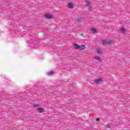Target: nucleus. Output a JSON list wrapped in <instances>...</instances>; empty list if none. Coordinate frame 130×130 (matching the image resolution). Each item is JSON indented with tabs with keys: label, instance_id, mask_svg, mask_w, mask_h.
Masks as SVG:
<instances>
[{
	"label": "nucleus",
	"instance_id": "obj_11",
	"mask_svg": "<svg viewBox=\"0 0 130 130\" xmlns=\"http://www.w3.org/2000/svg\"><path fill=\"white\" fill-rule=\"evenodd\" d=\"M91 31H92V33H94V34L97 33V30L95 28H92L91 29Z\"/></svg>",
	"mask_w": 130,
	"mask_h": 130
},
{
	"label": "nucleus",
	"instance_id": "obj_5",
	"mask_svg": "<svg viewBox=\"0 0 130 130\" xmlns=\"http://www.w3.org/2000/svg\"><path fill=\"white\" fill-rule=\"evenodd\" d=\"M68 7L69 9H73L74 8V4L73 3H68Z\"/></svg>",
	"mask_w": 130,
	"mask_h": 130
},
{
	"label": "nucleus",
	"instance_id": "obj_12",
	"mask_svg": "<svg viewBox=\"0 0 130 130\" xmlns=\"http://www.w3.org/2000/svg\"><path fill=\"white\" fill-rule=\"evenodd\" d=\"M47 75H48L49 76H51V75H53V72H52V71L49 72H48Z\"/></svg>",
	"mask_w": 130,
	"mask_h": 130
},
{
	"label": "nucleus",
	"instance_id": "obj_17",
	"mask_svg": "<svg viewBox=\"0 0 130 130\" xmlns=\"http://www.w3.org/2000/svg\"><path fill=\"white\" fill-rule=\"evenodd\" d=\"M88 9L89 10V11H91V8H89Z\"/></svg>",
	"mask_w": 130,
	"mask_h": 130
},
{
	"label": "nucleus",
	"instance_id": "obj_18",
	"mask_svg": "<svg viewBox=\"0 0 130 130\" xmlns=\"http://www.w3.org/2000/svg\"><path fill=\"white\" fill-rule=\"evenodd\" d=\"M108 127H109L110 126V125L109 124H108Z\"/></svg>",
	"mask_w": 130,
	"mask_h": 130
},
{
	"label": "nucleus",
	"instance_id": "obj_13",
	"mask_svg": "<svg viewBox=\"0 0 130 130\" xmlns=\"http://www.w3.org/2000/svg\"><path fill=\"white\" fill-rule=\"evenodd\" d=\"M89 5H90V3H89V2H86L85 5H86L87 7H88Z\"/></svg>",
	"mask_w": 130,
	"mask_h": 130
},
{
	"label": "nucleus",
	"instance_id": "obj_9",
	"mask_svg": "<svg viewBox=\"0 0 130 130\" xmlns=\"http://www.w3.org/2000/svg\"><path fill=\"white\" fill-rule=\"evenodd\" d=\"M121 31L122 33L125 32V31H126V29L124 28V27L122 26L121 28Z\"/></svg>",
	"mask_w": 130,
	"mask_h": 130
},
{
	"label": "nucleus",
	"instance_id": "obj_10",
	"mask_svg": "<svg viewBox=\"0 0 130 130\" xmlns=\"http://www.w3.org/2000/svg\"><path fill=\"white\" fill-rule=\"evenodd\" d=\"M74 48H76V49H79V48L80 47V46H79V45H77L76 44H75L74 45Z\"/></svg>",
	"mask_w": 130,
	"mask_h": 130
},
{
	"label": "nucleus",
	"instance_id": "obj_16",
	"mask_svg": "<svg viewBox=\"0 0 130 130\" xmlns=\"http://www.w3.org/2000/svg\"><path fill=\"white\" fill-rule=\"evenodd\" d=\"M96 121H99V120H100V119H99V118H96Z\"/></svg>",
	"mask_w": 130,
	"mask_h": 130
},
{
	"label": "nucleus",
	"instance_id": "obj_15",
	"mask_svg": "<svg viewBox=\"0 0 130 130\" xmlns=\"http://www.w3.org/2000/svg\"><path fill=\"white\" fill-rule=\"evenodd\" d=\"M34 107H37V106H38V105L35 104L34 105Z\"/></svg>",
	"mask_w": 130,
	"mask_h": 130
},
{
	"label": "nucleus",
	"instance_id": "obj_4",
	"mask_svg": "<svg viewBox=\"0 0 130 130\" xmlns=\"http://www.w3.org/2000/svg\"><path fill=\"white\" fill-rule=\"evenodd\" d=\"M85 48H86V46L82 45L79 46V49H80V50H84V49H85Z\"/></svg>",
	"mask_w": 130,
	"mask_h": 130
},
{
	"label": "nucleus",
	"instance_id": "obj_14",
	"mask_svg": "<svg viewBox=\"0 0 130 130\" xmlns=\"http://www.w3.org/2000/svg\"><path fill=\"white\" fill-rule=\"evenodd\" d=\"M81 21H82V18H78V22H81Z\"/></svg>",
	"mask_w": 130,
	"mask_h": 130
},
{
	"label": "nucleus",
	"instance_id": "obj_3",
	"mask_svg": "<svg viewBox=\"0 0 130 130\" xmlns=\"http://www.w3.org/2000/svg\"><path fill=\"white\" fill-rule=\"evenodd\" d=\"M101 82H102V78H99L94 80V83H95V84H99Z\"/></svg>",
	"mask_w": 130,
	"mask_h": 130
},
{
	"label": "nucleus",
	"instance_id": "obj_7",
	"mask_svg": "<svg viewBox=\"0 0 130 130\" xmlns=\"http://www.w3.org/2000/svg\"><path fill=\"white\" fill-rule=\"evenodd\" d=\"M95 59H97V60H99V61H102V60L101 59V58L98 56H95L94 57Z\"/></svg>",
	"mask_w": 130,
	"mask_h": 130
},
{
	"label": "nucleus",
	"instance_id": "obj_6",
	"mask_svg": "<svg viewBox=\"0 0 130 130\" xmlns=\"http://www.w3.org/2000/svg\"><path fill=\"white\" fill-rule=\"evenodd\" d=\"M96 53L98 54H101V53H102V51L100 49H97Z\"/></svg>",
	"mask_w": 130,
	"mask_h": 130
},
{
	"label": "nucleus",
	"instance_id": "obj_8",
	"mask_svg": "<svg viewBox=\"0 0 130 130\" xmlns=\"http://www.w3.org/2000/svg\"><path fill=\"white\" fill-rule=\"evenodd\" d=\"M37 110H38V111H39V112H43V110H44L43 109V108H41V107H39L37 109Z\"/></svg>",
	"mask_w": 130,
	"mask_h": 130
},
{
	"label": "nucleus",
	"instance_id": "obj_1",
	"mask_svg": "<svg viewBox=\"0 0 130 130\" xmlns=\"http://www.w3.org/2000/svg\"><path fill=\"white\" fill-rule=\"evenodd\" d=\"M102 44H109V45H111V44H112V41H106V40H103Z\"/></svg>",
	"mask_w": 130,
	"mask_h": 130
},
{
	"label": "nucleus",
	"instance_id": "obj_2",
	"mask_svg": "<svg viewBox=\"0 0 130 130\" xmlns=\"http://www.w3.org/2000/svg\"><path fill=\"white\" fill-rule=\"evenodd\" d=\"M44 17L46 19H48L49 20H50L52 18V16L50 14H46L44 15Z\"/></svg>",
	"mask_w": 130,
	"mask_h": 130
}]
</instances>
